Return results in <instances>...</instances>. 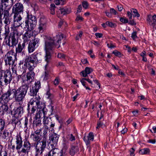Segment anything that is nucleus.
Returning <instances> with one entry per match:
<instances>
[{"mask_svg":"<svg viewBox=\"0 0 156 156\" xmlns=\"http://www.w3.org/2000/svg\"><path fill=\"white\" fill-rule=\"evenodd\" d=\"M49 72L48 71H45V74L43 76V80H46L49 78Z\"/></svg>","mask_w":156,"mask_h":156,"instance_id":"obj_50","label":"nucleus"},{"mask_svg":"<svg viewBox=\"0 0 156 156\" xmlns=\"http://www.w3.org/2000/svg\"><path fill=\"white\" fill-rule=\"evenodd\" d=\"M22 121V123L24 126V128H26L27 129H28L27 126L28 125L29 126H31V122H30V120L29 121L28 118L27 117H25L24 119H21Z\"/></svg>","mask_w":156,"mask_h":156,"instance_id":"obj_31","label":"nucleus"},{"mask_svg":"<svg viewBox=\"0 0 156 156\" xmlns=\"http://www.w3.org/2000/svg\"><path fill=\"white\" fill-rule=\"evenodd\" d=\"M17 60V54L13 49L8 51L5 55L4 61L6 66L14 65Z\"/></svg>","mask_w":156,"mask_h":156,"instance_id":"obj_5","label":"nucleus"},{"mask_svg":"<svg viewBox=\"0 0 156 156\" xmlns=\"http://www.w3.org/2000/svg\"><path fill=\"white\" fill-rule=\"evenodd\" d=\"M9 0H1V3L0 4V34L2 30V27L3 26L2 23V15L4 12V5L5 7H7L9 5ZM12 5L13 4V0H10Z\"/></svg>","mask_w":156,"mask_h":156,"instance_id":"obj_8","label":"nucleus"},{"mask_svg":"<svg viewBox=\"0 0 156 156\" xmlns=\"http://www.w3.org/2000/svg\"><path fill=\"white\" fill-rule=\"evenodd\" d=\"M11 90H9L0 97V103L2 104L6 105L9 100V96L11 94Z\"/></svg>","mask_w":156,"mask_h":156,"instance_id":"obj_11","label":"nucleus"},{"mask_svg":"<svg viewBox=\"0 0 156 156\" xmlns=\"http://www.w3.org/2000/svg\"><path fill=\"white\" fill-rule=\"evenodd\" d=\"M9 108L7 105L2 104L0 106V115H3L7 114L9 112Z\"/></svg>","mask_w":156,"mask_h":156,"instance_id":"obj_24","label":"nucleus"},{"mask_svg":"<svg viewBox=\"0 0 156 156\" xmlns=\"http://www.w3.org/2000/svg\"><path fill=\"white\" fill-rule=\"evenodd\" d=\"M25 45L26 44L23 42L22 44L21 42H19L17 44V47H16L15 53L16 54L21 53L25 48Z\"/></svg>","mask_w":156,"mask_h":156,"instance_id":"obj_28","label":"nucleus"},{"mask_svg":"<svg viewBox=\"0 0 156 156\" xmlns=\"http://www.w3.org/2000/svg\"><path fill=\"white\" fill-rule=\"evenodd\" d=\"M106 24L107 25L111 27H115V24L114 23L110 21H107L106 22Z\"/></svg>","mask_w":156,"mask_h":156,"instance_id":"obj_53","label":"nucleus"},{"mask_svg":"<svg viewBox=\"0 0 156 156\" xmlns=\"http://www.w3.org/2000/svg\"><path fill=\"white\" fill-rule=\"evenodd\" d=\"M16 149L17 150H18L20 149L22 147L23 145V141L20 133L17 134L16 136Z\"/></svg>","mask_w":156,"mask_h":156,"instance_id":"obj_18","label":"nucleus"},{"mask_svg":"<svg viewBox=\"0 0 156 156\" xmlns=\"http://www.w3.org/2000/svg\"><path fill=\"white\" fill-rule=\"evenodd\" d=\"M26 20L30 22L29 23H30V28L35 27L37 24V19L35 16L27 13Z\"/></svg>","mask_w":156,"mask_h":156,"instance_id":"obj_14","label":"nucleus"},{"mask_svg":"<svg viewBox=\"0 0 156 156\" xmlns=\"http://www.w3.org/2000/svg\"><path fill=\"white\" fill-rule=\"evenodd\" d=\"M112 53L115 55V56L118 57H120L121 55V53L117 50H115L113 51Z\"/></svg>","mask_w":156,"mask_h":156,"instance_id":"obj_54","label":"nucleus"},{"mask_svg":"<svg viewBox=\"0 0 156 156\" xmlns=\"http://www.w3.org/2000/svg\"><path fill=\"white\" fill-rule=\"evenodd\" d=\"M60 10L62 14L65 15L66 14L70 13L71 12V9L70 8H66L60 9Z\"/></svg>","mask_w":156,"mask_h":156,"instance_id":"obj_34","label":"nucleus"},{"mask_svg":"<svg viewBox=\"0 0 156 156\" xmlns=\"http://www.w3.org/2000/svg\"><path fill=\"white\" fill-rule=\"evenodd\" d=\"M20 105L14 110V115H18V116H21V115L23 114L24 112L23 106L21 105Z\"/></svg>","mask_w":156,"mask_h":156,"instance_id":"obj_27","label":"nucleus"},{"mask_svg":"<svg viewBox=\"0 0 156 156\" xmlns=\"http://www.w3.org/2000/svg\"><path fill=\"white\" fill-rule=\"evenodd\" d=\"M32 146L29 141L27 140L24 141L21 150L18 151V153L22 154L23 155L26 154H28L30 151Z\"/></svg>","mask_w":156,"mask_h":156,"instance_id":"obj_9","label":"nucleus"},{"mask_svg":"<svg viewBox=\"0 0 156 156\" xmlns=\"http://www.w3.org/2000/svg\"><path fill=\"white\" fill-rule=\"evenodd\" d=\"M46 94L47 96V98L49 99L50 101V104L51 105L52 104L54 101V96L53 94H51L49 91L47 92Z\"/></svg>","mask_w":156,"mask_h":156,"instance_id":"obj_37","label":"nucleus"},{"mask_svg":"<svg viewBox=\"0 0 156 156\" xmlns=\"http://www.w3.org/2000/svg\"><path fill=\"white\" fill-rule=\"evenodd\" d=\"M48 131L44 130L43 133V136L41 137V139L47 140V139Z\"/></svg>","mask_w":156,"mask_h":156,"instance_id":"obj_52","label":"nucleus"},{"mask_svg":"<svg viewBox=\"0 0 156 156\" xmlns=\"http://www.w3.org/2000/svg\"><path fill=\"white\" fill-rule=\"evenodd\" d=\"M49 152H51V153L52 152V155H54V156H55L56 154H57L58 156H64L63 155L62 150L60 151L57 148H54Z\"/></svg>","mask_w":156,"mask_h":156,"instance_id":"obj_30","label":"nucleus"},{"mask_svg":"<svg viewBox=\"0 0 156 156\" xmlns=\"http://www.w3.org/2000/svg\"><path fill=\"white\" fill-rule=\"evenodd\" d=\"M30 137H32L33 140L36 143L41 140V135H38L31 133Z\"/></svg>","mask_w":156,"mask_h":156,"instance_id":"obj_33","label":"nucleus"},{"mask_svg":"<svg viewBox=\"0 0 156 156\" xmlns=\"http://www.w3.org/2000/svg\"><path fill=\"white\" fill-rule=\"evenodd\" d=\"M27 68L28 69L29 71L26 74V80L28 82L30 83L34 81V78L35 73L33 71L34 68H32L30 67H27Z\"/></svg>","mask_w":156,"mask_h":156,"instance_id":"obj_12","label":"nucleus"},{"mask_svg":"<svg viewBox=\"0 0 156 156\" xmlns=\"http://www.w3.org/2000/svg\"><path fill=\"white\" fill-rule=\"evenodd\" d=\"M3 14L4 15V23L5 24V26L9 27L8 25L10 24L12 19L9 16V11L8 9H4Z\"/></svg>","mask_w":156,"mask_h":156,"instance_id":"obj_16","label":"nucleus"},{"mask_svg":"<svg viewBox=\"0 0 156 156\" xmlns=\"http://www.w3.org/2000/svg\"><path fill=\"white\" fill-rule=\"evenodd\" d=\"M105 126V125L104 123L101 122V121H98L97 123V126L96 127L98 129L100 127L103 128Z\"/></svg>","mask_w":156,"mask_h":156,"instance_id":"obj_49","label":"nucleus"},{"mask_svg":"<svg viewBox=\"0 0 156 156\" xmlns=\"http://www.w3.org/2000/svg\"><path fill=\"white\" fill-rule=\"evenodd\" d=\"M32 35L30 33H29L28 31H26L25 34L23 35L22 39L23 41V42L26 44L28 42L30 41L31 39Z\"/></svg>","mask_w":156,"mask_h":156,"instance_id":"obj_23","label":"nucleus"},{"mask_svg":"<svg viewBox=\"0 0 156 156\" xmlns=\"http://www.w3.org/2000/svg\"><path fill=\"white\" fill-rule=\"evenodd\" d=\"M110 12L111 14L114 15L116 14L117 12L113 8H111L110 10Z\"/></svg>","mask_w":156,"mask_h":156,"instance_id":"obj_64","label":"nucleus"},{"mask_svg":"<svg viewBox=\"0 0 156 156\" xmlns=\"http://www.w3.org/2000/svg\"><path fill=\"white\" fill-rule=\"evenodd\" d=\"M36 101L35 100V99H34V98H31L30 101L28 104V108L27 109L28 110L29 109H30V105H34V103H35L36 104Z\"/></svg>","mask_w":156,"mask_h":156,"instance_id":"obj_47","label":"nucleus"},{"mask_svg":"<svg viewBox=\"0 0 156 156\" xmlns=\"http://www.w3.org/2000/svg\"><path fill=\"white\" fill-rule=\"evenodd\" d=\"M56 8L55 5L54 4H51L50 5V13L52 15L55 14V9Z\"/></svg>","mask_w":156,"mask_h":156,"instance_id":"obj_44","label":"nucleus"},{"mask_svg":"<svg viewBox=\"0 0 156 156\" xmlns=\"http://www.w3.org/2000/svg\"><path fill=\"white\" fill-rule=\"evenodd\" d=\"M41 128H40L39 129L36 130L33 133H32L34 134H36V135H41Z\"/></svg>","mask_w":156,"mask_h":156,"instance_id":"obj_55","label":"nucleus"},{"mask_svg":"<svg viewBox=\"0 0 156 156\" xmlns=\"http://www.w3.org/2000/svg\"><path fill=\"white\" fill-rule=\"evenodd\" d=\"M79 149L78 146L72 145L69 149V153L71 156H74L76 153H78Z\"/></svg>","mask_w":156,"mask_h":156,"instance_id":"obj_25","label":"nucleus"},{"mask_svg":"<svg viewBox=\"0 0 156 156\" xmlns=\"http://www.w3.org/2000/svg\"><path fill=\"white\" fill-rule=\"evenodd\" d=\"M36 106L39 109L38 111H37V112H40L42 115V113L43 115H45L46 112L47 111V109L46 108L45 103L44 102H41L40 103V102L37 105L36 104Z\"/></svg>","mask_w":156,"mask_h":156,"instance_id":"obj_19","label":"nucleus"},{"mask_svg":"<svg viewBox=\"0 0 156 156\" xmlns=\"http://www.w3.org/2000/svg\"><path fill=\"white\" fill-rule=\"evenodd\" d=\"M12 79V73L10 68L6 70H0V85L2 86L9 85Z\"/></svg>","mask_w":156,"mask_h":156,"instance_id":"obj_3","label":"nucleus"},{"mask_svg":"<svg viewBox=\"0 0 156 156\" xmlns=\"http://www.w3.org/2000/svg\"><path fill=\"white\" fill-rule=\"evenodd\" d=\"M86 78H83L80 80V81L82 85L86 88V90H91V89L88 87L87 83L86 82Z\"/></svg>","mask_w":156,"mask_h":156,"instance_id":"obj_36","label":"nucleus"},{"mask_svg":"<svg viewBox=\"0 0 156 156\" xmlns=\"http://www.w3.org/2000/svg\"><path fill=\"white\" fill-rule=\"evenodd\" d=\"M37 89L35 90L33 87L30 88V90L29 93V94L31 96H34L37 95L38 92Z\"/></svg>","mask_w":156,"mask_h":156,"instance_id":"obj_39","label":"nucleus"},{"mask_svg":"<svg viewBox=\"0 0 156 156\" xmlns=\"http://www.w3.org/2000/svg\"><path fill=\"white\" fill-rule=\"evenodd\" d=\"M92 71L93 69L91 68L86 67L84 70L80 73V74L83 77H86L87 76L88 74H90Z\"/></svg>","mask_w":156,"mask_h":156,"instance_id":"obj_29","label":"nucleus"},{"mask_svg":"<svg viewBox=\"0 0 156 156\" xmlns=\"http://www.w3.org/2000/svg\"><path fill=\"white\" fill-rule=\"evenodd\" d=\"M38 53H34L29 55L28 57L25 59L24 65L26 67L35 68L37 64L40 63L41 60L38 57Z\"/></svg>","mask_w":156,"mask_h":156,"instance_id":"obj_4","label":"nucleus"},{"mask_svg":"<svg viewBox=\"0 0 156 156\" xmlns=\"http://www.w3.org/2000/svg\"><path fill=\"white\" fill-rule=\"evenodd\" d=\"M23 6L22 4L17 2L13 6L12 9V13L20 14L23 12Z\"/></svg>","mask_w":156,"mask_h":156,"instance_id":"obj_15","label":"nucleus"},{"mask_svg":"<svg viewBox=\"0 0 156 156\" xmlns=\"http://www.w3.org/2000/svg\"><path fill=\"white\" fill-rule=\"evenodd\" d=\"M149 149L147 148H144L139 151V153L141 154H147L149 153Z\"/></svg>","mask_w":156,"mask_h":156,"instance_id":"obj_43","label":"nucleus"},{"mask_svg":"<svg viewBox=\"0 0 156 156\" xmlns=\"http://www.w3.org/2000/svg\"><path fill=\"white\" fill-rule=\"evenodd\" d=\"M40 41V39L38 38H35L30 41L28 47V51L29 53L33 52L35 49L36 45L38 44Z\"/></svg>","mask_w":156,"mask_h":156,"instance_id":"obj_10","label":"nucleus"},{"mask_svg":"<svg viewBox=\"0 0 156 156\" xmlns=\"http://www.w3.org/2000/svg\"><path fill=\"white\" fill-rule=\"evenodd\" d=\"M94 139V135L92 132L90 133L88 136L86 137L84 136L83 140L85 142L87 146L89 145L90 143V141H93Z\"/></svg>","mask_w":156,"mask_h":156,"instance_id":"obj_22","label":"nucleus"},{"mask_svg":"<svg viewBox=\"0 0 156 156\" xmlns=\"http://www.w3.org/2000/svg\"><path fill=\"white\" fill-rule=\"evenodd\" d=\"M131 12H133L134 14L136 13V14L134 16H136L137 17H139L140 16V15L139 13L137 10L136 9H132L130 10Z\"/></svg>","mask_w":156,"mask_h":156,"instance_id":"obj_48","label":"nucleus"},{"mask_svg":"<svg viewBox=\"0 0 156 156\" xmlns=\"http://www.w3.org/2000/svg\"><path fill=\"white\" fill-rule=\"evenodd\" d=\"M26 71H24L23 72V73L21 75H20V76H21V79H22V82L23 83H24L26 80L25 75V74H24V73Z\"/></svg>","mask_w":156,"mask_h":156,"instance_id":"obj_60","label":"nucleus"},{"mask_svg":"<svg viewBox=\"0 0 156 156\" xmlns=\"http://www.w3.org/2000/svg\"><path fill=\"white\" fill-rule=\"evenodd\" d=\"M120 21L123 23H128V19L125 17H120Z\"/></svg>","mask_w":156,"mask_h":156,"instance_id":"obj_51","label":"nucleus"},{"mask_svg":"<svg viewBox=\"0 0 156 156\" xmlns=\"http://www.w3.org/2000/svg\"><path fill=\"white\" fill-rule=\"evenodd\" d=\"M82 5L83 8L87 9L89 6L88 2L86 1H83L82 3Z\"/></svg>","mask_w":156,"mask_h":156,"instance_id":"obj_58","label":"nucleus"},{"mask_svg":"<svg viewBox=\"0 0 156 156\" xmlns=\"http://www.w3.org/2000/svg\"><path fill=\"white\" fill-rule=\"evenodd\" d=\"M59 82V78L58 77H56L54 81V83L55 85H58Z\"/></svg>","mask_w":156,"mask_h":156,"instance_id":"obj_61","label":"nucleus"},{"mask_svg":"<svg viewBox=\"0 0 156 156\" xmlns=\"http://www.w3.org/2000/svg\"><path fill=\"white\" fill-rule=\"evenodd\" d=\"M136 34V31H134L132 33L131 37L133 40H135L137 37Z\"/></svg>","mask_w":156,"mask_h":156,"instance_id":"obj_63","label":"nucleus"},{"mask_svg":"<svg viewBox=\"0 0 156 156\" xmlns=\"http://www.w3.org/2000/svg\"><path fill=\"white\" fill-rule=\"evenodd\" d=\"M147 22L150 26L153 28L156 27V15L153 16H148L147 19Z\"/></svg>","mask_w":156,"mask_h":156,"instance_id":"obj_21","label":"nucleus"},{"mask_svg":"<svg viewBox=\"0 0 156 156\" xmlns=\"http://www.w3.org/2000/svg\"><path fill=\"white\" fill-rule=\"evenodd\" d=\"M5 32L4 33L5 39H6L9 34L10 32L9 27L4 26Z\"/></svg>","mask_w":156,"mask_h":156,"instance_id":"obj_40","label":"nucleus"},{"mask_svg":"<svg viewBox=\"0 0 156 156\" xmlns=\"http://www.w3.org/2000/svg\"><path fill=\"white\" fill-rule=\"evenodd\" d=\"M45 53V60L47 63H48L51 58V52L50 51H46Z\"/></svg>","mask_w":156,"mask_h":156,"instance_id":"obj_42","label":"nucleus"},{"mask_svg":"<svg viewBox=\"0 0 156 156\" xmlns=\"http://www.w3.org/2000/svg\"><path fill=\"white\" fill-rule=\"evenodd\" d=\"M19 33L17 30L14 29L11 32L10 36L8 41H5L6 45L9 47H14L17 44L18 41Z\"/></svg>","mask_w":156,"mask_h":156,"instance_id":"obj_6","label":"nucleus"},{"mask_svg":"<svg viewBox=\"0 0 156 156\" xmlns=\"http://www.w3.org/2000/svg\"><path fill=\"white\" fill-rule=\"evenodd\" d=\"M14 14L13 17V25L15 27H19L21 24L20 23V22L22 20V18L19 13H13Z\"/></svg>","mask_w":156,"mask_h":156,"instance_id":"obj_17","label":"nucleus"},{"mask_svg":"<svg viewBox=\"0 0 156 156\" xmlns=\"http://www.w3.org/2000/svg\"><path fill=\"white\" fill-rule=\"evenodd\" d=\"M2 134V137L3 139L7 140L9 135V132L7 129H4Z\"/></svg>","mask_w":156,"mask_h":156,"instance_id":"obj_35","label":"nucleus"},{"mask_svg":"<svg viewBox=\"0 0 156 156\" xmlns=\"http://www.w3.org/2000/svg\"><path fill=\"white\" fill-rule=\"evenodd\" d=\"M19 122L21 123V122L19 121L18 119L15 117H12L11 119V124L15 126H16V125L18 124Z\"/></svg>","mask_w":156,"mask_h":156,"instance_id":"obj_41","label":"nucleus"},{"mask_svg":"<svg viewBox=\"0 0 156 156\" xmlns=\"http://www.w3.org/2000/svg\"><path fill=\"white\" fill-rule=\"evenodd\" d=\"M66 138L71 141H74L76 140L75 137L72 134H68L66 136Z\"/></svg>","mask_w":156,"mask_h":156,"instance_id":"obj_46","label":"nucleus"},{"mask_svg":"<svg viewBox=\"0 0 156 156\" xmlns=\"http://www.w3.org/2000/svg\"><path fill=\"white\" fill-rule=\"evenodd\" d=\"M11 69L12 73H15V74H17V70L16 67H15V65H12Z\"/></svg>","mask_w":156,"mask_h":156,"instance_id":"obj_59","label":"nucleus"},{"mask_svg":"<svg viewBox=\"0 0 156 156\" xmlns=\"http://www.w3.org/2000/svg\"><path fill=\"white\" fill-rule=\"evenodd\" d=\"M59 137V135L55 133H53L51 136H49L50 142H52L54 144H57Z\"/></svg>","mask_w":156,"mask_h":156,"instance_id":"obj_26","label":"nucleus"},{"mask_svg":"<svg viewBox=\"0 0 156 156\" xmlns=\"http://www.w3.org/2000/svg\"><path fill=\"white\" fill-rule=\"evenodd\" d=\"M34 99H35V100L36 101V105H37L39 103V102H40V100L41 99V98L39 96L37 95H36L35 96V98H34Z\"/></svg>","mask_w":156,"mask_h":156,"instance_id":"obj_56","label":"nucleus"},{"mask_svg":"<svg viewBox=\"0 0 156 156\" xmlns=\"http://www.w3.org/2000/svg\"><path fill=\"white\" fill-rule=\"evenodd\" d=\"M34 89L37 90L38 91L41 88V82L39 81H37L34 84V86L32 87Z\"/></svg>","mask_w":156,"mask_h":156,"instance_id":"obj_45","label":"nucleus"},{"mask_svg":"<svg viewBox=\"0 0 156 156\" xmlns=\"http://www.w3.org/2000/svg\"><path fill=\"white\" fill-rule=\"evenodd\" d=\"M63 38L62 34L57 35L55 37H51L50 36H45V51H50L53 50L55 48H58L61 41Z\"/></svg>","mask_w":156,"mask_h":156,"instance_id":"obj_1","label":"nucleus"},{"mask_svg":"<svg viewBox=\"0 0 156 156\" xmlns=\"http://www.w3.org/2000/svg\"><path fill=\"white\" fill-rule=\"evenodd\" d=\"M47 140L41 139V140L35 144V156L42 155L47 145Z\"/></svg>","mask_w":156,"mask_h":156,"instance_id":"obj_7","label":"nucleus"},{"mask_svg":"<svg viewBox=\"0 0 156 156\" xmlns=\"http://www.w3.org/2000/svg\"><path fill=\"white\" fill-rule=\"evenodd\" d=\"M29 86L27 84L23 85L17 89H13L11 92L13 93V98L15 101L19 103L20 105L22 103L23 101L27 94Z\"/></svg>","mask_w":156,"mask_h":156,"instance_id":"obj_2","label":"nucleus"},{"mask_svg":"<svg viewBox=\"0 0 156 156\" xmlns=\"http://www.w3.org/2000/svg\"><path fill=\"white\" fill-rule=\"evenodd\" d=\"M5 122L4 119H0V131L2 132L5 129Z\"/></svg>","mask_w":156,"mask_h":156,"instance_id":"obj_38","label":"nucleus"},{"mask_svg":"<svg viewBox=\"0 0 156 156\" xmlns=\"http://www.w3.org/2000/svg\"><path fill=\"white\" fill-rule=\"evenodd\" d=\"M58 57L61 59H64L65 58V55L63 54L59 53L58 54Z\"/></svg>","mask_w":156,"mask_h":156,"instance_id":"obj_62","label":"nucleus"},{"mask_svg":"<svg viewBox=\"0 0 156 156\" xmlns=\"http://www.w3.org/2000/svg\"><path fill=\"white\" fill-rule=\"evenodd\" d=\"M45 27V25L44 23H40L38 27V29L40 31L44 30Z\"/></svg>","mask_w":156,"mask_h":156,"instance_id":"obj_57","label":"nucleus"},{"mask_svg":"<svg viewBox=\"0 0 156 156\" xmlns=\"http://www.w3.org/2000/svg\"><path fill=\"white\" fill-rule=\"evenodd\" d=\"M41 113L40 112H37L34 118L33 124L34 126L36 127H40L42 125L41 118L42 116Z\"/></svg>","mask_w":156,"mask_h":156,"instance_id":"obj_13","label":"nucleus"},{"mask_svg":"<svg viewBox=\"0 0 156 156\" xmlns=\"http://www.w3.org/2000/svg\"><path fill=\"white\" fill-rule=\"evenodd\" d=\"M29 21H28L26 20L25 21V26L24 27V28L27 31H31L33 30L34 29L35 27H33L32 28H30V24L29 23Z\"/></svg>","mask_w":156,"mask_h":156,"instance_id":"obj_32","label":"nucleus"},{"mask_svg":"<svg viewBox=\"0 0 156 156\" xmlns=\"http://www.w3.org/2000/svg\"><path fill=\"white\" fill-rule=\"evenodd\" d=\"M51 120L50 118H49L48 117L43 115V123L44 125H49L50 124V125L51 128V131H52L54 130L53 128L55 126V123H52L51 122Z\"/></svg>","mask_w":156,"mask_h":156,"instance_id":"obj_20","label":"nucleus"}]
</instances>
